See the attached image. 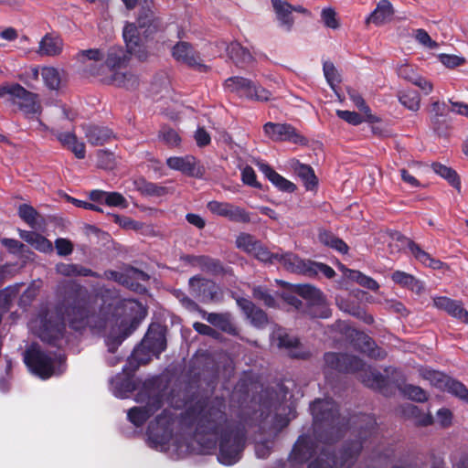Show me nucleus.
Returning <instances> with one entry per match:
<instances>
[{
	"label": "nucleus",
	"mask_w": 468,
	"mask_h": 468,
	"mask_svg": "<svg viewBox=\"0 0 468 468\" xmlns=\"http://www.w3.org/2000/svg\"><path fill=\"white\" fill-rule=\"evenodd\" d=\"M110 305L113 306L111 316L97 321L99 317L90 313V306L84 299L69 298L55 312H48L44 317L31 321L30 329L41 340L53 343L63 335L66 323L75 330L86 325L98 329L111 326L106 344L109 350L114 352L115 346L130 335L146 316V309L133 299L117 300Z\"/></svg>",
	"instance_id": "nucleus-1"
},
{
	"label": "nucleus",
	"mask_w": 468,
	"mask_h": 468,
	"mask_svg": "<svg viewBox=\"0 0 468 468\" xmlns=\"http://www.w3.org/2000/svg\"><path fill=\"white\" fill-rule=\"evenodd\" d=\"M172 56L176 61L190 68L199 70H205L207 68L199 54L187 42L181 41L175 45L172 49Z\"/></svg>",
	"instance_id": "nucleus-18"
},
{
	"label": "nucleus",
	"mask_w": 468,
	"mask_h": 468,
	"mask_svg": "<svg viewBox=\"0 0 468 468\" xmlns=\"http://www.w3.org/2000/svg\"><path fill=\"white\" fill-rule=\"evenodd\" d=\"M55 247L58 254L60 256H68L73 250L72 243L69 239L63 238L56 239Z\"/></svg>",
	"instance_id": "nucleus-59"
},
{
	"label": "nucleus",
	"mask_w": 468,
	"mask_h": 468,
	"mask_svg": "<svg viewBox=\"0 0 468 468\" xmlns=\"http://www.w3.org/2000/svg\"><path fill=\"white\" fill-rule=\"evenodd\" d=\"M318 447V445L313 443L310 438L302 436L293 447L292 458L299 463L310 462L308 468H338L344 466L346 460L338 463L335 456L324 448L320 455L313 460Z\"/></svg>",
	"instance_id": "nucleus-6"
},
{
	"label": "nucleus",
	"mask_w": 468,
	"mask_h": 468,
	"mask_svg": "<svg viewBox=\"0 0 468 468\" xmlns=\"http://www.w3.org/2000/svg\"><path fill=\"white\" fill-rule=\"evenodd\" d=\"M98 165L105 169H110L113 165V154L110 152L100 150L97 153Z\"/></svg>",
	"instance_id": "nucleus-61"
},
{
	"label": "nucleus",
	"mask_w": 468,
	"mask_h": 468,
	"mask_svg": "<svg viewBox=\"0 0 468 468\" xmlns=\"http://www.w3.org/2000/svg\"><path fill=\"white\" fill-rule=\"evenodd\" d=\"M311 411L315 427L320 428L324 424L332 429L335 428L338 415L336 406L332 399H325L315 400L311 405Z\"/></svg>",
	"instance_id": "nucleus-15"
},
{
	"label": "nucleus",
	"mask_w": 468,
	"mask_h": 468,
	"mask_svg": "<svg viewBox=\"0 0 468 468\" xmlns=\"http://www.w3.org/2000/svg\"><path fill=\"white\" fill-rule=\"evenodd\" d=\"M343 270L345 271V274L349 279L356 281L361 286L367 288L369 290H372V291L378 290V288H379L378 283L371 277H368L358 271L348 270L346 268H343Z\"/></svg>",
	"instance_id": "nucleus-39"
},
{
	"label": "nucleus",
	"mask_w": 468,
	"mask_h": 468,
	"mask_svg": "<svg viewBox=\"0 0 468 468\" xmlns=\"http://www.w3.org/2000/svg\"><path fill=\"white\" fill-rule=\"evenodd\" d=\"M161 136L166 144L172 146L177 145L180 142L179 135L173 129L164 128L161 132Z\"/></svg>",
	"instance_id": "nucleus-62"
},
{
	"label": "nucleus",
	"mask_w": 468,
	"mask_h": 468,
	"mask_svg": "<svg viewBox=\"0 0 468 468\" xmlns=\"http://www.w3.org/2000/svg\"><path fill=\"white\" fill-rule=\"evenodd\" d=\"M56 271L58 274L66 277L97 276L90 269L73 263H58L56 266Z\"/></svg>",
	"instance_id": "nucleus-33"
},
{
	"label": "nucleus",
	"mask_w": 468,
	"mask_h": 468,
	"mask_svg": "<svg viewBox=\"0 0 468 468\" xmlns=\"http://www.w3.org/2000/svg\"><path fill=\"white\" fill-rule=\"evenodd\" d=\"M349 99L353 101L355 106L363 112L367 120L369 122H376L377 118L371 114V111L369 107L367 105L365 100L362 98V96L356 91L355 90H348L347 91Z\"/></svg>",
	"instance_id": "nucleus-45"
},
{
	"label": "nucleus",
	"mask_w": 468,
	"mask_h": 468,
	"mask_svg": "<svg viewBox=\"0 0 468 468\" xmlns=\"http://www.w3.org/2000/svg\"><path fill=\"white\" fill-rule=\"evenodd\" d=\"M251 255L261 261L276 263L280 257V252H271L267 248L263 247L261 242H259Z\"/></svg>",
	"instance_id": "nucleus-46"
},
{
	"label": "nucleus",
	"mask_w": 468,
	"mask_h": 468,
	"mask_svg": "<svg viewBox=\"0 0 468 468\" xmlns=\"http://www.w3.org/2000/svg\"><path fill=\"white\" fill-rule=\"evenodd\" d=\"M399 102L410 111L416 112L420 109V98L415 90H405L399 96Z\"/></svg>",
	"instance_id": "nucleus-43"
},
{
	"label": "nucleus",
	"mask_w": 468,
	"mask_h": 468,
	"mask_svg": "<svg viewBox=\"0 0 468 468\" xmlns=\"http://www.w3.org/2000/svg\"><path fill=\"white\" fill-rule=\"evenodd\" d=\"M324 75L329 86L335 90V86L340 82L337 69L332 62L325 61L323 66Z\"/></svg>",
	"instance_id": "nucleus-50"
},
{
	"label": "nucleus",
	"mask_w": 468,
	"mask_h": 468,
	"mask_svg": "<svg viewBox=\"0 0 468 468\" xmlns=\"http://www.w3.org/2000/svg\"><path fill=\"white\" fill-rule=\"evenodd\" d=\"M135 400L141 403L145 402V405L130 409L127 417L134 426L141 427L161 408V399L159 396L152 395V390L144 386V389L137 394Z\"/></svg>",
	"instance_id": "nucleus-9"
},
{
	"label": "nucleus",
	"mask_w": 468,
	"mask_h": 468,
	"mask_svg": "<svg viewBox=\"0 0 468 468\" xmlns=\"http://www.w3.org/2000/svg\"><path fill=\"white\" fill-rule=\"evenodd\" d=\"M166 347V340L164 330L153 324L149 327L141 344L133 350L129 363L136 360L138 364H145L151 356H158Z\"/></svg>",
	"instance_id": "nucleus-7"
},
{
	"label": "nucleus",
	"mask_w": 468,
	"mask_h": 468,
	"mask_svg": "<svg viewBox=\"0 0 468 468\" xmlns=\"http://www.w3.org/2000/svg\"><path fill=\"white\" fill-rule=\"evenodd\" d=\"M403 394L409 399L416 401H424L427 399L426 392L420 387L413 385H406L402 388Z\"/></svg>",
	"instance_id": "nucleus-52"
},
{
	"label": "nucleus",
	"mask_w": 468,
	"mask_h": 468,
	"mask_svg": "<svg viewBox=\"0 0 468 468\" xmlns=\"http://www.w3.org/2000/svg\"><path fill=\"white\" fill-rule=\"evenodd\" d=\"M207 207L212 214L230 221L247 223L250 220L249 213L244 208L231 203L212 200L207 203Z\"/></svg>",
	"instance_id": "nucleus-16"
},
{
	"label": "nucleus",
	"mask_w": 468,
	"mask_h": 468,
	"mask_svg": "<svg viewBox=\"0 0 468 468\" xmlns=\"http://www.w3.org/2000/svg\"><path fill=\"white\" fill-rule=\"evenodd\" d=\"M159 24L154 11L143 7L136 23H126L123 27L122 37L126 50L119 46L111 47L106 53L97 48L88 49L80 52L78 59L101 82L128 90L135 89L139 84L137 76L123 70L129 60L128 54L140 60L146 59L153 36L158 31Z\"/></svg>",
	"instance_id": "nucleus-2"
},
{
	"label": "nucleus",
	"mask_w": 468,
	"mask_h": 468,
	"mask_svg": "<svg viewBox=\"0 0 468 468\" xmlns=\"http://www.w3.org/2000/svg\"><path fill=\"white\" fill-rule=\"evenodd\" d=\"M336 115L352 125H358L364 122L363 117L356 112L337 110Z\"/></svg>",
	"instance_id": "nucleus-58"
},
{
	"label": "nucleus",
	"mask_w": 468,
	"mask_h": 468,
	"mask_svg": "<svg viewBox=\"0 0 468 468\" xmlns=\"http://www.w3.org/2000/svg\"><path fill=\"white\" fill-rule=\"evenodd\" d=\"M110 388L116 398L125 399L134 389V383L132 378L119 374L111 379Z\"/></svg>",
	"instance_id": "nucleus-26"
},
{
	"label": "nucleus",
	"mask_w": 468,
	"mask_h": 468,
	"mask_svg": "<svg viewBox=\"0 0 468 468\" xmlns=\"http://www.w3.org/2000/svg\"><path fill=\"white\" fill-rule=\"evenodd\" d=\"M259 242L253 236L247 233H241L236 239L237 247L250 254L253 253Z\"/></svg>",
	"instance_id": "nucleus-47"
},
{
	"label": "nucleus",
	"mask_w": 468,
	"mask_h": 468,
	"mask_svg": "<svg viewBox=\"0 0 468 468\" xmlns=\"http://www.w3.org/2000/svg\"><path fill=\"white\" fill-rule=\"evenodd\" d=\"M301 297L307 301L309 314L314 317L327 318L330 315L322 292L310 284H298L294 289Z\"/></svg>",
	"instance_id": "nucleus-13"
},
{
	"label": "nucleus",
	"mask_w": 468,
	"mask_h": 468,
	"mask_svg": "<svg viewBox=\"0 0 468 468\" xmlns=\"http://www.w3.org/2000/svg\"><path fill=\"white\" fill-rule=\"evenodd\" d=\"M294 170L298 176L303 180L306 189L312 190L316 186V176L309 165L297 162L294 166Z\"/></svg>",
	"instance_id": "nucleus-37"
},
{
	"label": "nucleus",
	"mask_w": 468,
	"mask_h": 468,
	"mask_svg": "<svg viewBox=\"0 0 468 468\" xmlns=\"http://www.w3.org/2000/svg\"><path fill=\"white\" fill-rule=\"evenodd\" d=\"M111 274L115 281L133 291H141L143 288L140 282L148 279L146 273L134 268L127 269L124 272H112Z\"/></svg>",
	"instance_id": "nucleus-21"
},
{
	"label": "nucleus",
	"mask_w": 468,
	"mask_h": 468,
	"mask_svg": "<svg viewBox=\"0 0 468 468\" xmlns=\"http://www.w3.org/2000/svg\"><path fill=\"white\" fill-rule=\"evenodd\" d=\"M225 88L229 91L235 92L241 97H246L259 101H267L271 97L269 90L261 86H257L251 80L242 77L229 78L225 81Z\"/></svg>",
	"instance_id": "nucleus-10"
},
{
	"label": "nucleus",
	"mask_w": 468,
	"mask_h": 468,
	"mask_svg": "<svg viewBox=\"0 0 468 468\" xmlns=\"http://www.w3.org/2000/svg\"><path fill=\"white\" fill-rule=\"evenodd\" d=\"M450 111L453 113L468 117V104L461 101H450Z\"/></svg>",
	"instance_id": "nucleus-64"
},
{
	"label": "nucleus",
	"mask_w": 468,
	"mask_h": 468,
	"mask_svg": "<svg viewBox=\"0 0 468 468\" xmlns=\"http://www.w3.org/2000/svg\"><path fill=\"white\" fill-rule=\"evenodd\" d=\"M336 303L342 311L348 313L354 316L363 318L367 324L373 322L372 316L366 314L365 312L358 305L349 304L347 301L342 297H338L336 299Z\"/></svg>",
	"instance_id": "nucleus-41"
},
{
	"label": "nucleus",
	"mask_w": 468,
	"mask_h": 468,
	"mask_svg": "<svg viewBox=\"0 0 468 468\" xmlns=\"http://www.w3.org/2000/svg\"><path fill=\"white\" fill-rule=\"evenodd\" d=\"M226 51L230 59L238 66L243 67L252 60V56L248 49L237 42L230 43L226 47Z\"/></svg>",
	"instance_id": "nucleus-30"
},
{
	"label": "nucleus",
	"mask_w": 468,
	"mask_h": 468,
	"mask_svg": "<svg viewBox=\"0 0 468 468\" xmlns=\"http://www.w3.org/2000/svg\"><path fill=\"white\" fill-rule=\"evenodd\" d=\"M350 336H355V346L363 353L368 354L371 356H379V353H376L374 350L375 343L372 339L362 332H358L355 329L351 330Z\"/></svg>",
	"instance_id": "nucleus-34"
},
{
	"label": "nucleus",
	"mask_w": 468,
	"mask_h": 468,
	"mask_svg": "<svg viewBox=\"0 0 468 468\" xmlns=\"http://www.w3.org/2000/svg\"><path fill=\"white\" fill-rule=\"evenodd\" d=\"M409 249L414 257L426 266L432 269H440L442 266V262L432 259L427 252L422 250L417 244L410 242Z\"/></svg>",
	"instance_id": "nucleus-38"
},
{
	"label": "nucleus",
	"mask_w": 468,
	"mask_h": 468,
	"mask_svg": "<svg viewBox=\"0 0 468 468\" xmlns=\"http://www.w3.org/2000/svg\"><path fill=\"white\" fill-rule=\"evenodd\" d=\"M260 171L280 190L292 193L295 190V185L277 172H275L269 165L257 162Z\"/></svg>",
	"instance_id": "nucleus-24"
},
{
	"label": "nucleus",
	"mask_w": 468,
	"mask_h": 468,
	"mask_svg": "<svg viewBox=\"0 0 468 468\" xmlns=\"http://www.w3.org/2000/svg\"><path fill=\"white\" fill-rule=\"evenodd\" d=\"M397 72L400 78H402L411 83H413L414 80H416L417 77L419 76V74L416 71V69H414V67L408 63H403V64L399 65L397 69Z\"/></svg>",
	"instance_id": "nucleus-55"
},
{
	"label": "nucleus",
	"mask_w": 468,
	"mask_h": 468,
	"mask_svg": "<svg viewBox=\"0 0 468 468\" xmlns=\"http://www.w3.org/2000/svg\"><path fill=\"white\" fill-rule=\"evenodd\" d=\"M440 61L448 68L460 66L463 63L464 59L455 55L441 54L439 56Z\"/></svg>",
	"instance_id": "nucleus-63"
},
{
	"label": "nucleus",
	"mask_w": 468,
	"mask_h": 468,
	"mask_svg": "<svg viewBox=\"0 0 468 468\" xmlns=\"http://www.w3.org/2000/svg\"><path fill=\"white\" fill-rule=\"evenodd\" d=\"M321 19L326 27L338 29L340 22L335 10L332 7H325L321 11Z\"/></svg>",
	"instance_id": "nucleus-48"
},
{
	"label": "nucleus",
	"mask_w": 468,
	"mask_h": 468,
	"mask_svg": "<svg viewBox=\"0 0 468 468\" xmlns=\"http://www.w3.org/2000/svg\"><path fill=\"white\" fill-rule=\"evenodd\" d=\"M41 76L44 84L49 90H58L59 88L61 78L57 69L53 67H44L41 69Z\"/></svg>",
	"instance_id": "nucleus-40"
},
{
	"label": "nucleus",
	"mask_w": 468,
	"mask_h": 468,
	"mask_svg": "<svg viewBox=\"0 0 468 468\" xmlns=\"http://www.w3.org/2000/svg\"><path fill=\"white\" fill-rule=\"evenodd\" d=\"M433 304L438 309L446 311L452 316L468 324V312L463 308L459 302L440 296L433 299Z\"/></svg>",
	"instance_id": "nucleus-22"
},
{
	"label": "nucleus",
	"mask_w": 468,
	"mask_h": 468,
	"mask_svg": "<svg viewBox=\"0 0 468 468\" xmlns=\"http://www.w3.org/2000/svg\"><path fill=\"white\" fill-rule=\"evenodd\" d=\"M204 317L209 324L218 327L222 331L228 333H233L235 331L234 326L230 321V316L228 314L210 313Z\"/></svg>",
	"instance_id": "nucleus-36"
},
{
	"label": "nucleus",
	"mask_w": 468,
	"mask_h": 468,
	"mask_svg": "<svg viewBox=\"0 0 468 468\" xmlns=\"http://www.w3.org/2000/svg\"><path fill=\"white\" fill-rule=\"evenodd\" d=\"M391 279L395 283L412 291L420 292L423 288L422 284L414 276L404 271H394Z\"/></svg>",
	"instance_id": "nucleus-35"
},
{
	"label": "nucleus",
	"mask_w": 468,
	"mask_h": 468,
	"mask_svg": "<svg viewBox=\"0 0 468 468\" xmlns=\"http://www.w3.org/2000/svg\"><path fill=\"white\" fill-rule=\"evenodd\" d=\"M62 50L60 37L46 35L39 43L38 53L43 56H56Z\"/></svg>",
	"instance_id": "nucleus-31"
},
{
	"label": "nucleus",
	"mask_w": 468,
	"mask_h": 468,
	"mask_svg": "<svg viewBox=\"0 0 468 468\" xmlns=\"http://www.w3.org/2000/svg\"><path fill=\"white\" fill-rule=\"evenodd\" d=\"M263 132L272 141H288L294 144L303 142V137L288 123L269 122L263 125Z\"/></svg>",
	"instance_id": "nucleus-17"
},
{
	"label": "nucleus",
	"mask_w": 468,
	"mask_h": 468,
	"mask_svg": "<svg viewBox=\"0 0 468 468\" xmlns=\"http://www.w3.org/2000/svg\"><path fill=\"white\" fill-rule=\"evenodd\" d=\"M253 295L256 299L261 300L267 306H274L275 300L271 294L268 293L266 289L261 286L256 287L253 290Z\"/></svg>",
	"instance_id": "nucleus-60"
},
{
	"label": "nucleus",
	"mask_w": 468,
	"mask_h": 468,
	"mask_svg": "<svg viewBox=\"0 0 468 468\" xmlns=\"http://www.w3.org/2000/svg\"><path fill=\"white\" fill-rule=\"evenodd\" d=\"M393 14L392 5L388 0H381L376 9L366 19L367 24L381 25L390 19Z\"/></svg>",
	"instance_id": "nucleus-28"
},
{
	"label": "nucleus",
	"mask_w": 468,
	"mask_h": 468,
	"mask_svg": "<svg viewBox=\"0 0 468 468\" xmlns=\"http://www.w3.org/2000/svg\"><path fill=\"white\" fill-rule=\"evenodd\" d=\"M274 337L277 340V346L288 350V354L296 358H305L309 356V352L304 350L299 340L294 336L288 335L283 330H278Z\"/></svg>",
	"instance_id": "nucleus-20"
},
{
	"label": "nucleus",
	"mask_w": 468,
	"mask_h": 468,
	"mask_svg": "<svg viewBox=\"0 0 468 468\" xmlns=\"http://www.w3.org/2000/svg\"><path fill=\"white\" fill-rule=\"evenodd\" d=\"M432 170L441 177L445 178L454 187H460V180L455 171L441 164L434 163L431 165Z\"/></svg>",
	"instance_id": "nucleus-44"
},
{
	"label": "nucleus",
	"mask_w": 468,
	"mask_h": 468,
	"mask_svg": "<svg viewBox=\"0 0 468 468\" xmlns=\"http://www.w3.org/2000/svg\"><path fill=\"white\" fill-rule=\"evenodd\" d=\"M20 237L39 251L51 252L53 250L52 243L38 233L21 231Z\"/></svg>",
	"instance_id": "nucleus-32"
},
{
	"label": "nucleus",
	"mask_w": 468,
	"mask_h": 468,
	"mask_svg": "<svg viewBox=\"0 0 468 468\" xmlns=\"http://www.w3.org/2000/svg\"><path fill=\"white\" fill-rule=\"evenodd\" d=\"M189 290L202 303L219 302L222 299L220 288L212 281L200 276L189 280Z\"/></svg>",
	"instance_id": "nucleus-14"
},
{
	"label": "nucleus",
	"mask_w": 468,
	"mask_h": 468,
	"mask_svg": "<svg viewBox=\"0 0 468 468\" xmlns=\"http://www.w3.org/2000/svg\"><path fill=\"white\" fill-rule=\"evenodd\" d=\"M104 204L109 207H116L121 208H126L128 207V201L126 198L118 192H108Z\"/></svg>",
	"instance_id": "nucleus-54"
},
{
	"label": "nucleus",
	"mask_w": 468,
	"mask_h": 468,
	"mask_svg": "<svg viewBox=\"0 0 468 468\" xmlns=\"http://www.w3.org/2000/svg\"><path fill=\"white\" fill-rule=\"evenodd\" d=\"M39 69L37 67L27 68L19 75V80L31 89L37 87Z\"/></svg>",
	"instance_id": "nucleus-49"
},
{
	"label": "nucleus",
	"mask_w": 468,
	"mask_h": 468,
	"mask_svg": "<svg viewBox=\"0 0 468 468\" xmlns=\"http://www.w3.org/2000/svg\"><path fill=\"white\" fill-rule=\"evenodd\" d=\"M24 361L29 370L46 379L64 371V357L59 354H47L37 345H32L25 352Z\"/></svg>",
	"instance_id": "nucleus-5"
},
{
	"label": "nucleus",
	"mask_w": 468,
	"mask_h": 468,
	"mask_svg": "<svg viewBox=\"0 0 468 468\" xmlns=\"http://www.w3.org/2000/svg\"><path fill=\"white\" fill-rule=\"evenodd\" d=\"M277 262L282 264L287 271L292 272L308 275L310 261L301 260L292 253H280Z\"/></svg>",
	"instance_id": "nucleus-25"
},
{
	"label": "nucleus",
	"mask_w": 468,
	"mask_h": 468,
	"mask_svg": "<svg viewBox=\"0 0 468 468\" xmlns=\"http://www.w3.org/2000/svg\"><path fill=\"white\" fill-rule=\"evenodd\" d=\"M83 129L88 142L93 145L103 144L112 136V131L106 127L87 125Z\"/></svg>",
	"instance_id": "nucleus-29"
},
{
	"label": "nucleus",
	"mask_w": 468,
	"mask_h": 468,
	"mask_svg": "<svg viewBox=\"0 0 468 468\" xmlns=\"http://www.w3.org/2000/svg\"><path fill=\"white\" fill-rule=\"evenodd\" d=\"M421 375L435 388L447 390L468 402V389L461 382L451 378L442 372L431 369H423Z\"/></svg>",
	"instance_id": "nucleus-11"
},
{
	"label": "nucleus",
	"mask_w": 468,
	"mask_h": 468,
	"mask_svg": "<svg viewBox=\"0 0 468 468\" xmlns=\"http://www.w3.org/2000/svg\"><path fill=\"white\" fill-rule=\"evenodd\" d=\"M239 306L244 311L247 317L257 327H261L267 323L265 313L255 307V305L247 299H239L237 301Z\"/></svg>",
	"instance_id": "nucleus-27"
},
{
	"label": "nucleus",
	"mask_w": 468,
	"mask_h": 468,
	"mask_svg": "<svg viewBox=\"0 0 468 468\" xmlns=\"http://www.w3.org/2000/svg\"><path fill=\"white\" fill-rule=\"evenodd\" d=\"M319 240L321 243L329 246L339 252L346 253L348 250V246L342 239L335 237L330 232L321 231L319 233Z\"/></svg>",
	"instance_id": "nucleus-42"
},
{
	"label": "nucleus",
	"mask_w": 468,
	"mask_h": 468,
	"mask_svg": "<svg viewBox=\"0 0 468 468\" xmlns=\"http://www.w3.org/2000/svg\"><path fill=\"white\" fill-rule=\"evenodd\" d=\"M167 165L174 170L180 171L187 176H199V168H197L196 158L192 155L173 156L166 160Z\"/></svg>",
	"instance_id": "nucleus-23"
},
{
	"label": "nucleus",
	"mask_w": 468,
	"mask_h": 468,
	"mask_svg": "<svg viewBox=\"0 0 468 468\" xmlns=\"http://www.w3.org/2000/svg\"><path fill=\"white\" fill-rule=\"evenodd\" d=\"M11 103L18 108L27 118L38 116L42 112V106L38 95L26 90L17 84L13 91Z\"/></svg>",
	"instance_id": "nucleus-12"
},
{
	"label": "nucleus",
	"mask_w": 468,
	"mask_h": 468,
	"mask_svg": "<svg viewBox=\"0 0 468 468\" xmlns=\"http://www.w3.org/2000/svg\"><path fill=\"white\" fill-rule=\"evenodd\" d=\"M114 222L124 229L139 230L143 224L124 216L113 215Z\"/></svg>",
	"instance_id": "nucleus-56"
},
{
	"label": "nucleus",
	"mask_w": 468,
	"mask_h": 468,
	"mask_svg": "<svg viewBox=\"0 0 468 468\" xmlns=\"http://www.w3.org/2000/svg\"><path fill=\"white\" fill-rule=\"evenodd\" d=\"M18 214L30 227L34 228L36 226L37 212L33 207L27 204L21 205L18 208Z\"/></svg>",
	"instance_id": "nucleus-51"
},
{
	"label": "nucleus",
	"mask_w": 468,
	"mask_h": 468,
	"mask_svg": "<svg viewBox=\"0 0 468 468\" xmlns=\"http://www.w3.org/2000/svg\"><path fill=\"white\" fill-rule=\"evenodd\" d=\"M271 2L279 27L285 32H290L294 24L292 15V5L285 0H271Z\"/></svg>",
	"instance_id": "nucleus-19"
},
{
	"label": "nucleus",
	"mask_w": 468,
	"mask_h": 468,
	"mask_svg": "<svg viewBox=\"0 0 468 468\" xmlns=\"http://www.w3.org/2000/svg\"><path fill=\"white\" fill-rule=\"evenodd\" d=\"M414 38L423 47L435 49L438 48V43L431 39L429 34L424 29H416L413 31Z\"/></svg>",
	"instance_id": "nucleus-53"
},
{
	"label": "nucleus",
	"mask_w": 468,
	"mask_h": 468,
	"mask_svg": "<svg viewBox=\"0 0 468 468\" xmlns=\"http://www.w3.org/2000/svg\"><path fill=\"white\" fill-rule=\"evenodd\" d=\"M326 367L339 372H357L361 381L367 387L382 390L388 384V379L378 371L366 365L357 357L336 353L324 355Z\"/></svg>",
	"instance_id": "nucleus-4"
},
{
	"label": "nucleus",
	"mask_w": 468,
	"mask_h": 468,
	"mask_svg": "<svg viewBox=\"0 0 468 468\" xmlns=\"http://www.w3.org/2000/svg\"><path fill=\"white\" fill-rule=\"evenodd\" d=\"M172 424V416L165 410L148 426L146 432L148 445L157 451H168L171 446V441H174Z\"/></svg>",
	"instance_id": "nucleus-8"
},
{
	"label": "nucleus",
	"mask_w": 468,
	"mask_h": 468,
	"mask_svg": "<svg viewBox=\"0 0 468 468\" xmlns=\"http://www.w3.org/2000/svg\"><path fill=\"white\" fill-rule=\"evenodd\" d=\"M222 409L223 403L219 400L198 402L195 408L186 410L185 421L196 426L195 439L204 450L214 448L220 434L218 460L224 465H232L241 457L244 437L239 431L230 430Z\"/></svg>",
	"instance_id": "nucleus-3"
},
{
	"label": "nucleus",
	"mask_w": 468,
	"mask_h": 468,
	"mask_svg": "<svg viewBox=\"0 0 468 468\" xmlns=\"http://www.w3.org/2000/svg\"><path fill=\"white\" fill-rule=\"evenodd\" d=\"M309 266V276L322 273L327 278H332L335 275V271L325 264L311 261Z\"/></svg>",
	"instance_id": "nucleus-57"
}]
</instances>
